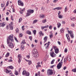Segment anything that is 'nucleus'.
<instances>
[{
  "instance_id": "nucleus-1",
  "label": "nucleus",
  "mask_w": 76,
  "mask_h": 76,
  "mask_svg": "<svg viewBox=\"0 0 76 76\" xmlns=\"http://www.w3.org/2000/svg\"><path fill=\"white\" fill-rule=\"evenodd\" d=\"M13 34L10 35L8 37V39L7 40V44H8V46L10 47V48H12L14 47V45L13 44V42H14L13 40Z\"/></svg>"
},
{
  "instance_id": "nucleus-2",
  "label": "nucleus",
  "mask_w": 76,
  "mask_h": 76,
  "mask_svg": "<svg viewBox=\"0 0 76 76\" xmlns=\"http://www.w3.org/2000/svg\"><path fill=\"white\" fill-rule=\"evenodd\" d=\"M63 58L61 60V61L57 65V67L58 69H60L61 68L62 65H63Z\"/></svg>"
},
{
  "instance_id": "nucleus-3",
  "label": "nucleus",
  "mask_w": 76,
  "mask_h": 76,
  "mask_svg": "<svg viewBox=\"0 0 76 76\" xmlns=\"http://www.w3.org/2000/svg\"><path fill=\"white\" fill-rule=\"evenodd\" d=\"M47 74L48 76H50V75H52L53 74V70L51 69H48L47 72Z\"/></svg>"
},
{
  "instance_id": "nucleus-4",
  "label": "nucleus",
  "mask_w": 76,
  "mask_h": 76,
  "mask_svg": "<svg viewBox=\"0 0 76 76\" xmlns=\"http://www.w3.org/2000/svg\"><path fill=\"white\" fill-rule=\"evenodd\" d=\"M34 13V10H28L27 12V16H28L31 15V14Z\"/></svg>"
},
{
  "instance_id": "nucleus-5",
  "label": "nucleus",
  "mask_w": 76,
  "mask_h": 76,
  "mask_svg": "<svg viewBox=\"0 0 76 76\" xmlns=\"http://www.w3.org/2000/svg\"><path fill=\"white\" fill-rule=\"evenodd\" d=\"M50 54L52 57H56V55L53 52L50 53Z\"/></svg>"
},
{
  "instance_id": "nucleus-6",
  "label": "nucleus",
  "mask_w": 76,
  "mask_h": 76,
  "mask_svg": "<svg viewBox=\"0 0 76 76\" xmlns=\"http://www.w3.org/2000/svg\"><path fill=\"white\" fill-rule=\"evenodd\" d=\"M18 3L19 6H23V3L20 0H18Z\"/></svg>"
},
{
  "instance_id": "nucleus-7",
  "label": "nucleus",
  "mask_w": 76,
  "mask_h": 76,
  "mask_svg": "<svg viewBox=\"0 0 76 76\" xmlns=\"http://www.w3.org/2000/svg\"><path fill=\"white\" fill-rule=\"evenodd\" d=\"M13 22L11 23L10 24H9V26L10 27V28L11 30H12V29H13Z\"/></svg>"
},
{
  "instance_id": "nucleus-8",
  "label": "nucleus",
  "mask_w": 76,
  "mask_h": 76,
  "mask_svg": "<svg viewBox=\"0 0 76 76\" xmlns=\"http://www.w3.org/2000/svg\"><path fill=\"white\" fill-rule=\"evenodd\" d=\"M66 35L68 39V42H70V37H69V35L68 34H66Z\"/></svg>"
},
{
  "instance_id": "nucleus-9",
  "label": "nucleus",
  "mask_w": 76,
  "mask_h": 76,
  "mask_svg": "<svg viewBox=\"0 0 76 76\" xmlns=\"http://www.w3.org/2000/svg\"><path fill=\"white\" fill-rule=\"evenodd\" d=\"M38 53V51L36 49L34 48L33 50V54H35Z\"/></svg>"
},
{
  "instance_id": "nucleus-10",
  "label": "nucleus",
  "mask_w": 76,
  "mask_h": 76,
  "mask_svg": "<svg viewBox=\"0 0 76 76\" xmlns=\"http://www.w3.org/2000/svg\"><path fill=\"white\" fill-rule=\"evenodd\" d=\"M5 25V23L3 22L2 23H0V26L1 27H4Z\"/></svg>"
},
{
  "instance_id": "nucleus-11",
  "label": "nucleus",
  "mask_w": 76,
  "mask_h": 76,
  "mask_svg": "<svg viewBox=\"0 0 76 76\" xmlns=\"http://www.w3.org/2000/svg\"><path fill=\"white\" fill-rule=\"evenodd\" d=\"M68 57H66L64 58V64H66V62H67V59L68 58Z\"/></svg>"
},
{
  "instance_id": "nucleus-12",
  "label": "nucleus",
  "mask_w": 76,
  "mask_h": 76,
  "mask_svg": "<svg viewBox=\"0 0 76 76\" xmlns=\"http://www.w3.org/2000/svg\"><path fill=\"white\" fill-rule=\"evenodd\" d=\"M33 56L35 58H37L38 57V53H37L34 54H33Z\"/></svg>"
},
{
  "instance_id": "nucleus-13",
  "label": "nucleus",
  "mask_w": 76,
  "mask_h": 76,
  "mask_svg": "<svg viewBox=\"0 0 76 76\" xmlns=\"http://www.w3.org/2000/svg\"><path fill=\"white\" fill-rule=\"evenodd\" d=\"M26 61L28 62V65H31L32 64V61L31 60H27L26 59L25 60Z\"/></svg>"
},
{
  "instance_id": "nucleus-14",
  "label": "nucleus",
  "mask_w": 76,
  "mask_h": 76,
  "mask_svg": "<svg viewBox=\"0 0 76 76\" xmlns=\"http://www.w3.org/2000/svg\"><path fill=\"white\" fill-rule=\"evenodd\" d=\"M62 9V8L61 7H58L56 8H53V10H55V9H56V10H61V9Z\"/></svg>"
},
{
  "instance_id": "nucleus-15",
  "label": "nucleus",
  "mask_w": 76,
  "mask_h": 76,
  "mask_svg": "<svg viewBox=\"0 0 76 76\" xmlns=\"http://www.w3.org/2000/svg\"><path fill=\"white\" fill-rule=\"evenodd\" d=\"M50 44V42H48L47 46H46V49H48L49 48V45Z\"/></svg>"
},
{
  "instance_id": "nucleus-16",
  "label": "nucleus",
  "mask_w": 76,
  "mask_h": 76,
  "mask_svg": "<svg viewBox=\"0 0 76 76\" xmlns=\"http://www.w3.org/2000/svg\"><path fill=\"white\" fill-rule=\"evenodd\" d=\"M39 35H40V36H41V35H42V36H44V34L42 33V31H40L39 32Z\"/></svg>"
},
{
  "instance_id": "nucleus-17",
  "label": "nucleus",
  "mask_w": 76,
  "mask_h": 76,
  "mask_svg": "<svg viewBox=\"0 0 76 76\" xmlns=\"http://www.w3.org/2000/svg\"><path fill=\"white\" fill-rule=\"evenodd\" d=\"M47 38H48L47 36H45L44 37L43 39L44 41V42H45L47 41Z\"/></svg>"
},
{
  "instance_id": "nucleus-18",
  "label": "nucleus",
  "mask_w": 76,
  "mask_h": 76,
  "mask_svg": "<svg viewBox=\"0 0 76 76\" xmlns=\"http://www.w3.org/2000/svg\"><path fill=\"white\" fill-rule=\"evenodd\" d=\"M26 33V34H28V35H31V32L29 30L27 31Z\"/></svg>"
},
{
  "instance_id": "nucleus-19",
  "label": "nucleus",
  "mask_w": 76,
  "mask_h": 76,
  "mask_svg": "<svg viewBox=\"0 0 76 76\" xmlns=\"http://www.w3.org/2000/svg\"><path fill=\"white\" fill-rule=\"evenodd\" d=\"M25 8H24L22 9V10H21L20 11V14H22L23 13V12H24V10H25Z\"/></svg>"
},
{
  "instance_id": "nucleus-20",
  "label": "nucleus",
  "mask_w": 76,
  "mask_h": 76,
  "mask_svg": "<svg viewBox=\"0 0 76 76\" xmlns=\"http://www.w3.org/2000/svg\"><path fill=\"white\" fill-rule=\"evenodd\" d=\"M50 33H51L49 35L50 37V39H51L53 37V34L52 32H50Z\"/></svg>"
},
{
  "instance_id": "nucleus-21",
  "label": "nucleus",
  "mask_w": 76,
  "mask_h": 76,
  "mask_svg": "<svg viewBox=\"0 0 76 76\" xmlns=\"http://www.w3.org/2000/svg\"><path fill=\"white\" fill-rule=\"evenodd\" d=\"M59 50H58V49H56L55 50V52L56 54H58V51Z\"/></svg>"
},
{
  "instance_id": "nucleus-22",
  "label": "nucleus",
  "mask_w": 76,
  "mask_h": 76,
  "mask_svg": "<svg viewBox=\"0 0 76 76\" xmlns=\"http://www.w3.org/2000/svg\"><path fill=\"white\" fill-rule=\"evenodd\" d=\"M57 25L58 27V28H59L61 26V23H58Z\"/></svg>"
},
{
  "instance_id": "nucleus-23",
  "label": "nucleus",
  "mask_w": 76,
  "mask_h": 76,
  "mask_svg": "<svg viewBox=\"0 0 76 76\" xmlns=\"http://www.w3.org/2000/svg\"><path fill=\"white\" fill-rule=\"evenodd\" d=\"M21 50L22 51L24 50V49L25 48V46L24 45H21Z\"/></svg>"
},
{
  "instance_id": "nucleus-24",
  "label": "nucleus",
  "mask_w": 76,
  "mask_h": 76,
  "mask_svg": "<svg viewBox=\"0 0 76 76\" xmlns=\"http://www.w3.org/2000/svg\"><path fill=\"white\" fill-rule=\"evenodd\" d=\"M22 58V56H21V55L20 54H19L18 55V59H21Z\"/></svg>"
},
{
  "instance_id": "nucleus-25",
  "label": "nucleus",
  "mask_w": 76,
  "mask_h": 76,
  "mask_svg": "<svg viewBox=\"0 0 76 76\" xmlns=\"http://www.w3.org/2000/svg\"><path fill=\"white\" fill-rule=\"evenodd\" d=\"M46 22H47V20L46 19H44L43 20H42V22L43 23H45Z\"/></svg>"
},
{
  "instance_id": "nucleus-26",
  "label": "nucleus",
  "mask_w": 76,
  "mask_h": 76,
  "mask_svg": "<svg viewBox=\"0 0 76 76\" xmlns=\"http://www.w3.org/2000/svg\"><path fill=\"white\" fill-rule=\"evenodd\" d=\"M9 55H10L9 53L7 52V54L5 55V57H8L9 56Z\"/></svg>"
},
{
  "instance_id": "nucleus-27",
  "label": "nucleus",
  "mask_w": 76,
  "mask_h": 76,
  "mask_svg": "<svg viewBox=\"0 0 76 76\" xmlns=\"http://www.w3.org/2000/svg\"><path fill=\"white\" fill-rule=\"evenodd\" d=\"M5 71L6 73H9V71L7 69H5Z\"/></svg>"
},
{
  "instance_id": "nucleus-28",
  "label": "nucleus",
  "mask_w": 76,
  "mask_h": 76,
  "mask_svg": "<svg viewBox=\"0 0 76 76\" xmlns=\"http://www.w3.org/2000/svg\"><path fill=\"white\" fill-rule=\"evenodd\" d=\"M29 73L28 72H27L25 74L26 76H29Z\"/></svg>"
},
{
  "instance_id": "nucleus-29",
  "label": "nucleus",
  "mask_w": 76,
  "mask_h": 76,
  "mask_svg": "<svg viewBox=\"0 0 76 76\" xmlns=\"http://www.w3.org/2000/svg\"><path fill=\"white\" fill-rule=\"evenodd\" d=\"M27 72H26L25 71H23V72L22 74L23 75H26V73Z\"/></svg>"
},
{
  "instance_id": "nucleus-30",
  "label": "nucleus",
  "mask_w": 76,
  "mask_h": 76,
  "mask_svg": "<svg viewBox=\"0 0 76 76\" xmlns=\"http://www.w3.org/2000/svg\"><path fill=\"white\" fill-rule=\"evenodd\" d=\"M71 20H76V18H75V17H72V18H71Z\"/></svg>"
},
{
  "instance_id": "nucleus-31",
  "label": "nucleus",
  "mask_w": 76,
  "mask_h": 76,
  "mask_svg": "<svg viewBox=\"0 0 76 76\" xmlns=\"http://www.w3.org/2000/svg\"><path fill=\"white\" fill-rule=\"evenodd\" d=\"M70 36L72 38H73V37H74L73 34L72 33V34H70Z\"/></svg>"
},
{
  "instance_id": "nucleus-32",
  "label": "nucleus",
  "mask_w": 76,
  "mask_h": 76,
  "mask_svg": "<svg viewBox=\"0 0 76 76\" xmlns=\"http://www.w3.org/2000/svg\"><path fill=\"white\" fill-rule=\"evenodd\" d=\"M15 75H16V76L18 75V71H17L16 70L15 71Z\"/></svg>"
},
{
  "instance_id": "nucleus-33",
  "label": "nucleus",
  "mask_w": 76,
  "mask_h": 76,
  "mask_svg": "<svg viewBox=\"0 0 76 76\" xmlns=\"http://www.w3.org/2000/svg\"><path fill=\"white\" fill-rule=\"evenodd\" d=\"M58 17L59 18H62L63 16L61 15H58Z\"/></svg>"
},
{
  "instance_id": "nucleus-34",
  "label": "nucleus",
  "mask_w": 76,
  "mask_h": 76,
  "mask_svg": "<svg viewBox=\"0 0 76 76\" xmlns=\"http://www.w3.org/2000/svg\"><path fill=\"white\" fill-rule=\"evenodd\" d=\"M67 11V7H66L64 9V12H66Z\"/></svg>"
},
{
  "instance_id": "nucleus-35",
  "label": "nucleus",
  "mask_w": 76,
  "mask_h": 76,
  "mask_svg": "<svg viewBox=\"0 0 76 76\" xmlns=\"http://www.w3.org/2000/svg\"><path fill=\"white\" fill-rule=\"evenodd\" d=\"M44 18H45V16L44 15H41L40 18H41V19H42V18H43V19H44Z\"/></svg>"
},
{
  "instance_id": "nucleus-36",
  "label": "nucleus",
  "mask_w": 76,
  "mask_h": 76,
  "mask_svg": "<svg viewBox=\"0 0 76 76\" xmlns=\"http://www.w3.org/2000/svg\"><path fill=\"white\" fill-rule=\"evenodd\" d=\"M22 44L24 45V44H26V42H25V40H23L22 42Z\"/></svg>"
},
{
  "instance_id": "nucleus-37",
  "label": "nucleus",
  "mask_w": 76,
  "mask_h": 76,
  "mask_svg": "<svg viewBox=\"0 0 76 76\" xmlns=\"http://www.w3.org/2000/svg\"><path fill=\"white\" fill-rule=\"evenodd\" d=\"M60 31L62 33H63V32H64V29H63V28H61Z\"/></svg>"
},
{
  "instance_id": "nucleus-38",
  "label": "nucleus",
  "mask_w": 76,
  "mask_h": 76,
  "mask_svg": "<svg viewBox=\"0 0 76 76\" xmlns=\"http://www.w3.org/2000/svg\"><path fill=\"white\" fill-rule=\"evenodd\" d=\"M68 32L69 34H73V32L72 31H69V30L68 31Z\"/></svg>"
},
{
  "instance_id": "nucleus-39",
  "label": "nucleus",
  "mask_w": 76,
  "mask_h": 76,
  "mask_svg": "<svg viewBox=\"0 0 76 76\" xmlns=\"http://www.w3.org/2000/svg\"><path fill=\"white\" fill-rule=\"evenodd\" d=\"M33 32L34 34V35H35L36 34V32H37V31H36V30H34L33 31Z\"/></svg>"
},
{
  "instance_id": "nucleus-40",
  "label": "nucleus",
  "mask_w": 76,
  "mask_h": 76,
  "mask_svg": "<svg viewBox=\"0 0 76 76\" xmlns=\"http://www.w3.org/2000/svg\"><path fill=\"white\" fill-rule=\"evenodd\" d=\"M22 18H20L19 19V22H22Z\"/></svg>"
},
{
  "instance_id": "nucleus-41",
  "label": "nucleus",
  "mask_w": 76,
  "mask_h": 76,
  "mask_svg": "<svg viewBox=\"0 0 76 76\" xmlns=\"http://www.w3.org/2000/svg\"><path fill=\"white\" fill-rule=\"evenodd\" d=\"M72 71L73 72H76V68H75L73 69H72Z\"/></svg>"
},
{
  "instance_id": "nucleus-42",
  "label": "nucleus",
  "mask_w": 76,
  "mask_h": 76,
  "mask_svg": "<svg viewBox=\"0 0 76 76\" xmlns=\"http://www.w3.org/2000/svg\"><path fill=\"white\" fill-rule=\"evenodd\" d=\"M55 61V59H53L51 61V64H53L54 63V62Z\"/></svg>"
},
{
  "instance_id": "nucleus-43",
  "label": "nucleus",
  "mask_w": 76,
  "mask_h": 76,
  "mask_svg": "<svg viewBox=\"0 0 76 76\" xmlns=\"http://www.w3.org/2000/svg\"><path fill=\"white\" fill-rule=\"evenodd\" d=\"M41 67V66L40 65H38L37 66H36V68L37 69H38V67Z\"/></svg>"
},
{
  "instance_id": "nucleus-44",
  "label": "nucleus",
  "mask_w": 76,
  "mask_h": 76,
  "mask_svg": "<svg viewBox=\"0 0 76 76\" xmlns=\"http://www.w3.org/2000/svg\"><path fill=\"white\" fill-rule=\"evenodd\" d=\"M53 48L55 50L57 49V48L56 46H53Z\"/></svg>"
},
{
  "instance_id": "nucleus-45",
  "label": "nucleus",
  "mask_w": 76,
  "mask_h": 76,
  "mask_svg": "<svg viewBox=\"0 0 76 76\" xmlns=\"http://www.w3.org/2000/svg\"><path fill=\"white\" fill-rule=\"evenodd\" d=\"M67 49L66 48H65L64 50V52L67 53Z\"/></svg>"
},
{
  "instance_id": "nucleus-46",
  "label": "nucleus",
  "mask_w": 76,
  "mask_h": 76,
  "mask_svg": "<svg viewBox=\"0 0 76 76\" xmlns=\"http://www.w3.org/2000/svg\"><path fill=\"white\" fill-rule=\"evenodd\" d=\"M37 21H38V20H34L33 22V23H36V22H37Z\"/></svg>"
},
{
  "instance_id": "nucleus-47",
  "label": "nucleus",
  "mask_w": 76,
  "mask_h": 76,
  "mask_svg": "<svg viewBox=\"0 0 76 76\" xmlns=\"http://www.w3.org/2000/svg\"><path fill=\"white\" fill-rule=\"evenodd\" d=\"M9 73L10 75V76H11V75H11V74H12V71H9Z\"/></svg>"
},
{
  "instance_id": "nucleus-48",
  "label": "nucleus",
  "mask_w": 76,
  "mask_h": 76,
  "mask_svg": "<svg viewBox=\"0 0 76 76\" xmlns=\"http://www.w3.org/2000/svg\"><path fill=\"white\" fill-rule=\"evenodd\" d=\"M62 24H65V23H66V22L64 21H62Z\"/></svg>"
},
{
  "instance_id": "nucleus-49",
  "label": "nucleus",
  "mask_w": 76,
  "mask_h": 76,
  "mask_svg": "<svg viewBox=\"0 0 76 76\" xmlns=\"http://www.w3.org/2000/svg\"><path fill=\"white\" fill-rule=\"evenodd\" d=\"M67 57H68V58H67L68 61H70V60L71 59V58H70V57H69L68 56H67Z\"/></svg>"
},
{
  "instance_id": "nucleus-50",
  "label": "nucleus",
  "mask_w": 76,
  "mask_h": 76,
  "mask_svg": "<svg viewBox=\"0 0 76 76\" xmlns=\"http://www.w3.org/2000/svg\"><path fill=\"white\" fill-rule=\"evenodd\" d=\"M37 75L39 76H40V72L39 71L37 73Z\"/></svg>"
},
{
  "instance_id": "nucleus-51",
  "label": "nucleus",
  "mask_w": 76,
  "mask_h": 76,
  "mask_svg": "<svg viewBox=\"0 0 76 76\" xmlns=\"http://www.w3.org/2000/svg\"><path fill=\"white\" fill-rule=\"evenodd\" d=\"M22 29L23 31L25 30V28H24V26H22Z\"/></svg>"
},
{
  "instance_id": "nucleus-52",
  "label": "nucleus",
  "mask_w": 76,
  "mask_h": 76,
  "mask_svg": "<svg viewBox=\"0 0 76 76\" xmlns=\"http://www.w3.org/2000/svg\"><path fill=\"white\" fill-rule=\"evenodd\" d=\"M20 61H21V59H18V61L19 63H20Z\"/></svg>"
},
{
  "instance_id": "nucleus-53",
  "label": "nucleus",
  "mask_w": 76,
  "mask_h": 76,
  "mask_svg": "<svg viewBox=\"0 0 76 76\" xmlns=\"http://www.w3.org/2000/svg\"><path fill=\"white\" fill-rule=\"evenodd\" d=\"M71 26H72V27H75V24L74 23L72 24Z\"/></svg>"
},
{
  "instance_id": "nucleus-54",
  "label": "nucleus",
  "mask_w": 76,
  "mask_h": 76,
  "mask_svg": "<svg viewBox=\"0 0 76 76\" xmlns=\"http://www.w3.org/2000/svg\"><path fill=\"white\" fill-rule=\"evenodd\" d=\"M10 69H13V67L12 66H10L9 67Z\"/></svg>"
},
{
  "instance_id": "nucleus-55",
  "label": "nucleus",
  "mask_w": 76,
  "mask_h": 76,
  "mask_svg": "<svg viewBox=\"0 0 76 76\" xmlns=\"http://www.w3.org/2000/svg\"><path fill=\"white\" fill-rule=\"evenodd\" d=\"M15 41H17V42H18V40L17 39V38H16V37H15Z\"/></svg>"
},
{
  "instance_id": "nucleus-56",
  "label": "nucleus",
  "mask_w": 76,
  "mask_h": 76,
  "mask_svg": "<svg viewBox=\"0 0 76 76\" xmlns=\"http://www.w3.org/2000/svg\"><path fill=\"white\" fill-rule=\"evenodd\" d=\"M29 38L31 41H32V37L31 36H30L29 37Z\"/></svg>"
},
{
  "instance_id": "nucleus-57",
  "label": "nucleus",
  "mask_w": 76,
  "mask_h": 76,
  "mask_svg": "<svg viewBox=\"0 0 76 76\" xmlns=\"http://www.w3.org/2000/svg\"><path fill=\"white\" fill-rule=\"evenodd\" d=\"M44 27H45V28H48V25L45 26Z\"/></svg>"
},
{
  "instance_id": "nucleus-58",
  "label": "nucleus",
  "mask_w": 76,
  "mask_h": 76,
  "mask_svg": "<svg viewBox=\"0 0 76 76\" xmlns=\"http://www.w3.org/2000/svg\"><path fill=\"white\" fill-rule=\"evenodd\" d=\"M52 26H50L49 27V28L50 29H52Z\"/></svg>"
},
{
  "instance_id": "nucleus-59",
  "label": "nucleus",
  "mask_w": 76,
  "mask_h": 76,
  "mask_svg": "<svg viewBox=\"0 0 76 76\" xmlns=\"http://www.w3.org/2000/svg\"><path fill=\"white\" fill-rule=\"evenodd\" d=\"M57 1V0H54L53 1V3H56Z\"/></svg>"
},
{
  "instance_id": "nucleus-60",
  "label": "nucleus",
  "mask_w": 76,
  "mask_h": 76,
  "mask_svg": "<svg viewBox=\"0 0 76 76\" xmlns=\"http://www.w3.org/2000/svg\"><path fill=\"white\" fill-rule=\"evenodd\" d=\"M13 60L12 59L9 60L8 61L9 62H12Z\"/></svg>"
},
{
  "instance_id": "nucleus-61",
  "label": "nucleus",
  "mask_w": 76,
  "mask_h": 76,
  "mask_svg": "<svg viewBox=\"0 0 76 76\" xmlns=\"http://www.w3.org/2000/svg\"><path fill=\"white\" fill-rule=\"evenodd\" d=\"M23 35L22 34V33H20V37H21L23 36Z\"/></svg>"
},
{
  "instance_id": "nucleus-62",
  "label": "nucleus",
  "mask_w": 76,
  "mask_h": 76,
  "mask_svg": "<svg viewBox=\"0 0 76 76\" xmlns=\"http://www.w3.org/2000/svg\"><path fill=\"white\" fill-rule=\"evenodd\" d=\"M19 31V29L18 28H17L16 29V32H18Z\"/></svg>"
},
{
  "instance_id": "nucleus-63",
  "label": "nucleus",
  "mask_w": 76,
  "mask_h": 76,
  "mask_svg": "<svg viewBox=\"0 0 76 76\" xmlns=\"http://www.w3.org/2000/svg\"><path fill=\"white\" fill-rule=\"evenodd\" d=\"M66 68H67V67H66V66H64L63 68V69L66 70Z\"/></svg>"
},
{
  "instance_id": "nucleus-64",
  "label": "nucleus",
  "mask_w": 76,
  "mask_h": 76,
  "mask_svg": "<svg viewBox=\"0 0 76 76\" xmlns=\"http://www.w3.org/2000/svg\"><path fill=\"white\" fill-rule=\"evenodd\" d=\"M41 29H44V28H45V27L44 26L42 27V26H41Z\"/></svg>"
}]
</instances>
